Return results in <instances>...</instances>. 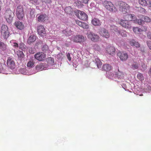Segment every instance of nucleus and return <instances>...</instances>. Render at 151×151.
I'll list each match as a JSON object with an SVG mask.
<instances>
[{
  "mask_svg": "<svg viewBox=\"0 0 151 151\" xmlns=\"http://www.w3.org/2000/svg\"><path fill=\"white\" fill-rule=\"evenodd\" d=\"M4 14L6 21L9 23H11L14 16V13L10 9H7L5 12Z\"/></svg>",
  "mask_w": 151,
  "mask_h": 151,
  "instance_id": "f257e3e1",
  "label": "nucleus"
},
{
  "mask_svg": "<svg viewBox=\"0 0 151 151\" xmlns=\"http://www.w3.org/2000/svg\"><path fill=\"white\" fill-rule=\"evenodd\" d=\"M103 4L105 8L109 11L112 12H116L117 9L113 3L110 1H105Z\"/></svg>",
  "mask_w": 151,
  "mask_h": 151,
  "instance_id": "f03ea898",
  "label": "nucleus"
},
{
  "mask_svg": "<svg viewBox=\"0 0 151 151\" xmlns=\"http://www.w3.org/2000/svg\"><path fill=\"white\" fill-rule=\"evenodd\" d=\"M16 15L17 18L19 20H22L24 16V9L22 6L19 5L17 7Z\"/></svg>",
  "mask_w": 151,
  "mask_h": 151,
  "instance_id": "7ed1b4c3",
  "label": "nucleus"
},
{
  "mask_svg": "<svg viewBox=\"0 0 151 151\" xmlns=\"http://www.w3.org/2000/svg\"><path fill=\"white\" fill-rule=\"evenodd\" d=\"M119 4V10L123 14H126L127 13L128 11L129 10L130 6L127 4L123 2H121Z\"/></svg>",
  "mask_w": 151,
  "mask_h": 151,
  "instance_id": "20e7f679",
  "label": "nucleus"
},
{
  "mask_svg": "<svg viewBox=\"0 0 151 151\" xmlns=\"http://www.w3.org/2000/svg\"><path fill=\"white\" fill-rule=\"evenodd\" d=\"M89 39L93 42L98 41L100 40V37L98 35L93 32H89L88 35Z\"/></svg>",
  "mask_w": 151,
  "mask_h": 151,
  "instance_id": "39448f33",
  "label": "nucleus"
},
{
  "mask_svg": "<svg viewBox=\"0 0 151 151\" xmlns=\"http://www.w3.org/2000/svg\"><path fill=\"white\" fill-rule=\"evenodd\" d=\"M46 57V55L42 52H38L34 55L35 58L39 61L44 60Z\"/></svg>",
  "mask_w": 151,
  "mask_h": 151,
  "instance_id": "423d86ee",
  "label": "nucleus"
},
{
  "mask_svg": "<svg viewBox=\"0 0 151 151\" xmlns=\"http://www.w3.org/2000/svg\"><path fill=\"white\" fill-rule=\"evenodd\" d=\"M78 17L79 19L83 20H86L88 18L87 14L84 12L81 11H78Z\"/></svg>",
  "mask_w": 151,
  "mask_h": 151,
  "instance_id": "0eeeda50",
  "label": "nucleus"
},
{
  "mask_svg": "<svg viewBox=\"0 0 151 151\" xmlns=\"http://www.w3.org/2000/svg\"><path fill=\"white\" fill-rule=\"evenodd\" d=\"M99 34L101 36L106 38H108L110 37L109 33L108 30L104 28L101 29L99 32Z\"/></svg>",
  "mask_w": 151,
  "mask_h": 151,
  "instance_id": "6e6552de",
  "label": "nucleus"
},
{
  "mask_svg": "<svg viewBox=\"0 0 151 151\" xmlns=\"http://www.w3.org/2000/svg\"><path fill=\"white\" fill-rule=\"evenodd\" d=\"M38 34L41 36H45L46 32L45 29L42 25H40L37 28Z\"/></svg>",
  "mask_w": 151,
  "mask_h": 151,
  "instance_id": "1a4fd4ad",
  "label": "nucleus"
},
{
  "mask_svg": "<svg viewBox=\"0 0 151 151\" xmlns=\"http://www.w3.org/2000/svg\"><path fill=\"white\" fill-rule=\"evenodd\" d=\"M119 23L122 27L127 29L130 28V26L129 24L128 21L127 20H123L122 19H121L119 22Z\"/></svg>",
  "mask_w": 151,
  "mask_h": 151,
  "instance_id": "9d476101",
  "label": "nucleus"
},
{
  "mask_svg": "<svg viewBox=\"0 0 151 151\" xmlns=\"http://www.w3.org/2000/svg\"><path fill=\"white\" fill-rule=\"evenodd\" d=\"M117 55L118 56L121 60H125L128 58V55L124 52H119L117 53Z\"/></svg>",
  "mask_w": 151,
  "mask_h": 151,
  "instance_id": "9b49d317",
  "label": "nucleus"
},
{
  "mask_svg": "<svg viewBox=\"0 0 151 151\" xmlns=\"http://www.w3.org/2000/svg\"><path fill=\"white\" fill-rule=\"evenodd\" d=\"M48 20V17L45 14H40L37 17V20L39 22H42Z\"/></svg>",
  "mask_w": 151,
  "mask_h": 151,
  "instance_id": "f8f14e48",
  "label": "nucleus"
},
{
  "mask_svg": "<svg viewBox=\"0 0 151 151\" xmlns=\"http://www.w3.org/2000/svg\"><path fill=\"white\" fill-rule=\"evenodd\" d=\"M106 49L107 53L110 55L114 54L115 51V48L110 45H108L107 46Z\"/></svg>",
  "mask_w": 151,
  "mask_h": 151,
  "instance_id": "ddd939ff",
  "label": "nucleus"
},
{
  "mask_svg": "<svg viewBox=\"0 0 151 151\" xmlns=\"http://www.w3.org/2000/svg\"><path fill=\"white\" fill-rule=\"evenodd\" d=\"M7 65L11 69H12L14 68L15 64L12 58H8L7 60Z\"/></svg>",
  "mask_w": 151,
  "mask_h": 151,
  "instance_id": "4468645a",
  "label": "nucleus"
},
{
  "mask_svg": "<svg viewBox=\"0 0 151 151\" xmlns=\"http://www.w3.org/2000/svg\"><path fill=\"white\" fill-rule=\"evenodd\" d=\"M73 41L76 42H83L84 41V37L82 35H76L74 37Z\"/></svg>",
  "mask_w": 151,
  "mask_h": 151,
  "instance_id": "2eb2a0df",
  "label": "nucleus"
},
{
  "mask_svg": "<svg viewBox=\"0 0 151 151\" xmlns=\"http://www.w3.org/2000/svg\"><path fill=\"white\" fill-rule=\"evenodd\" d=\"M14 25L17 29L20 30L23 29L24 27V24L20 21L15 22Z\"/></svg>",
  "mask_w": 151,
  "mask_h": 151,
  "instance_id": "dca6fc26",
  "label": "nucleus"
},
{
  "mask_svg": "<svg viewBox=\"0 0 151 151\" xmlns=\"http://www.w3.org/2000/svg\"><path fill=\"white\" fill-rule=\"evenodd\" d=\"M36 40V36L33 35H31L29 37L27 40V42L29 44L31 45V44L35 42Z\"/></svg>",
  "mask_w": 151,
  "mask_h": 151,
  "instance_id": "f3484780",
  "label": "nucleus"
},
{
  "mask_svg": "<svg viewBox=\"0 0 151 151\" xmlns=\"http://www.w3.org/2000/svg\"><path fill=\"white\" fill-rule=\"evenodd\" d=\"M92 24L94 26H99L101 25V22L98 19L94 18L91 21Z\"/></svg>",
  "mask_w": 151,
  "mask_h": 151,
  "instance_id": "a211bd4d",
  "label": "nucleus"
},
{
  "mask_svg": "<svg viewBox=\"0 0 151 151\" xmlns=\"http://www.w3.org/2000/svg\"><path fill=\"white\" fill-rule=\"evenodd\" d=\"M63 32L66 36H70L73 34V32L69 28H67L65 30H63Z\"/></svg>",
  "mask_w": 151,
  "mask_h": 151,
  "instance_id": "6ab92c4d",
  "label": "nucleus"
},
{
  "mask_svg": "<svg viewBox=\"0 0 151 151\" xmlns=\"http://www.w3.org/2000/svg\"><path fill=\"white\" fill-rule=\"evenodd\" d=\"M112 67L109 64H105L103 65L102 70L106 71H110L111 70Z\"/></svg>",
  "mask_w": 151,
  "mask_h": 151,
  "instance_id": "aec40b11",
  "label": "nucleus"
},
{
  "mask_svg": "<svg viewBox=\"0 0 151 151\" xmlns=\"http://www.w3.org/2000/svg\"><path fill=\"white\" fill-rule=\"evenodd\" d=\"M140 17L144 19V22L150 23L151 22V19L147 16H145L142 15L140 16Z\"/></svg>",
  "mask_w": 151,
  "mask_h": 151,
  "instance_id": "412c9836",
  "label": "nucleus"
},
{
  "mask_svg": "<svg viewBox=\"0 0 151 151\" xmlns=\"http://www.w3.org/2000/svg\"><path fill=\"white\" fill-rule=\"evenodd\" d=\"M138 3L143 7L146 6L148 5L147 1L146 0H138Z\"/></svg>",
  "mask_w": 151,
  "mask_h": 151,
  "instance_id": "4be33fe9",
  "label": "nucleus"
},
{
  "mask_svg": "<svg viewBox=\"0 0 151 151\" xmlns=\"http://www.w3.org/2000/svg\"><path fill=\"white\" fill-rule=\"evenodd\" d=\"M1 33V36L4 39H7L9 37V32L8 30H7V31Z\"/></svg>",
  "mask_w": 151,
  "mask_h": 151,
  "instance_id": "5701e85b",
  "label": "nucleus"
},
{
  "mask_svg": "<svg viewBox=\"0 0 151 151\" xmlns=\"http://www.w3.org/2000/svg\"><path fill=\"white\" fill-rule=\"evenodd\" d=\"M44 65L43 63H41L36 66V69L38 71L42 70L44 68Z\"/></svg>",
  "mask_w": 151,
  "mask_h": 151,
  "instance_id": "b1692460",
  "label": "nucleus"
},
{
  "mask_svg": "<svg viewBox=\"0 0 151 151\" xmlns=\"http://www.w3.org/2000/svg\"><path fill=\"white\" fill-rule=\"evenodd\" d=\"M8 28L6 25L5 24H2L1 27V33H2L4 32L7 31V30H8Z\"/></svg>",
  "mask_w": 151,
  "mask_h": 151,
  "instance_id": "393cba45",
  "label": "nucleus"
},
{
  "mask_svg": "<svg viewBox=\"0 0 151 151\" xmlns=\"http://www.w3.org/2000/svg\"><path fill=\"white\" fill-rule=\"evenodd\" d=\"M17 55L19 58L22 59L24 56V54L23 52L20 50H18L17 52Z\"/></svg>",
  "mask_w": 151,
  "mask_h": 151,
  "instance_id": "a878e982",
  "label": "nucleus"
},
{
  "mask_svg": "<svg viewBox=\"0 0 151 151\" xmlns=\"http://www.w3.org/2000/svg\"><path fill=\"white\" fill-rule=\"evenodd\" d=\"M95 61L97 67L98 68H101L102 65V62L99 59L97 58L95 59Z\"/></svg>",
  "mask_w": 151,
  "mask_h": 151,
  "instance_id": "bb28decb",
  "label": "nucleus"
},
{
  "mask_svg": "<svg viewBox=\"0 0 151 151\" xmlns=\"http://www.w3.org/2000/svg\"><path fill=\"white\" fill-rule=\"evenodd\" d=\"M0 49L4 51L6 49V45L4 42L0 41Z\"/></svg>",
  "mask_w": 151,
  "mask_h": 151,
  "instance_id": "cd10ccee",
  "label": "nucleus"
},
{
  "mask_svg": "<svg viewBox=\"0 0 151 151\" xmlns=\"http://www.w3.org/2000/svg\"><path fill=\"white\" fill-rule=\"evenodd\" d=\"M35 62L33 60H30L27 64V66L29 68H32L34 66Z\"/></svg>",
  "mask_w": 151,
  "mask_h": 151,
  "instance_id": "c85d7f7f",
  "label": "nucleus"
},
{
  "mask_svg": "<svg viewBox=\"0 0 151 151\" xmlns=\"http://www.w3.org/2000/svg\"><path fill=\"white\" fill-rule=\"evenodd\" d=\"M42 50L45 52H48L49 50L48 46L46 45H44L42 48Z\"/></svg>",
  "mask_w": 151,
  "mask_h": 151,
  "instance_id": "c756f323",
  "label": "nucleus"
},
{
  "mask_svg": "<svg viewBox=\"0 0 151 151\" xmlns=\"http://www.w3.org/2000/svg\"><path fill=\"white\" fill-rule=\"evenodd\" d=\"M126 17L127 18V20L131 21L134 19V15L132 14H127L126 15Z\"/></svg>",
  "mask_w": 151,
  "mask_h": 151,
  "instance_id": "7c9ffc66",
  "label": "nucleus"
},
{
  "mask_svg": "<svg viewBox=\"0 0 151 151\" xmlns=\"http://www.w3.org/2000/svg\"><path fill=\"white\" fill-rule=\"evenodd\" d=\"M72 9L70 6L66 7L64 10L65 12L68 14H70L72 12Z\"/></svg>",
  "mask_w": 151,
  "mask_h": 151,
  "instance_id": "2f4dec72",
  "label": "nucleus"
},
{
  "mask_svg": "<svg viewBox=\"0 0 151 151\" xmlns=\"http://www.w3.org/2000/svg\"><path fill=\"white\" fill-rule=\"evenodd\" d=\"M137 78L139 80L141 81L143 80L144 78L142 74L141 73H139L137 75Z\"/></svg>",
  "mask_w": 151,
  "mask_h": 151,
  "instance_id": "473e14b6",
  "label": "nucleus"
},
{
  "mask_svg": "<svg viewBox=\"0 0 151 151\" xmlns=\"http://www.w3.org/2000/svg\"><path fill=\"white\" fill-rule=\"evenodd\" d=\"M133 30L135 33H138L141 32V29H140V28L138 27H134L133 28Z\"/></svg>",
  "mask_w": 151,
  "mask_h": 151,
  "instance_id": "72a5a7b5",
  "label": "nucleus"
},
{
  "mask_svg": "<svg viewBox=\"0 0 151 151\" xmlns=\"http://www.w3.org/2000/svg\"><path fill=\"white\" fill-rule=\"evenodd\" d=\"M135 22L139 25H141L144 22V20L141 19H137L136 18Z\"/></svg>",
  "mask_w": 151,
  "mask_h": 151,
  "instance_id": "f704fd0d",
  "label": "nucleus"
},
{
  "mask_svg": "<svg viewBox=\"0 0 151 151\" xmlns=\"http://www.w3.org/2000/svg\"><path fill=\"white\" fill-rule=\"evenodd\" d=\"M119 73H118L117 77L120 79H123L124 78V74L123 73L120 72L118 70Z\"/></svg>",
  "mask_w": 151,
  "mask_h": 151,
  "instance_id": "c9c22d12",
  "label": "nucleus"
},
{
  "mask_svg": "<svg viewBox=\"0 0 151 151\" xmlns=\"http://www.w3.org/2000/svg\"><path fill=\"white\" fill-rule=\"evenodd\" d=\"M119 33L123 37H126L127 36L126 32L124 30L120 31Z\"/></svg>",
  "mask_w": 151,
  "mask_h": 151,
  "instance_id": "e433bc0d",
  "label": "nucleus"
},
{
  "mask_svg": "<svg viewBox=\"0 0 151 151\" xmlns=\"http://www.w3.org/2000/svg\"><path fill=\"white\" fill-rule=\"evenodd\" d=\"M132 68L134 69H137L138 68V63H137L134 62L132 65Z\"/></svg>",
  "mask_w": 151,
  "mask_h": 151,
  "instance_id": "4c0bfd02",
  "label": "nucleus"
},
{
  "mask_svg": "<svg viewBox=\"0 0 151 151\" xmlns=\"http://www.w3.org/2000/svg\"><path fill=\"white\" fill-rule=\"evenodd\" d=\"M42 3H44L47 5L48 4H50L52 2L51 0H41Z\"/></svg>",
  "mask_w": 151,
  "mask_h": 151,
  "instance_id": "58836bf2",
  "label": "nucleus"
},
{
  "mask_svg": "<svg viewBox=\"0 0 151 151\" xmlns=\"http://www.w3.org/2000/svg\"><path fill=\"white\" fill-rule=\"evenodd\" d=\"M94 49L96 50L99 51L101 50V48L100 46L97 44L94 45L93 46Z\"/></svg>",
  "mask_w": 151,
  "mask_h": 151,
  "instance_id": "ea45409f",
  "label": "nucleus"
},
{
  "mask_svg": "<svg viewBox=\"0 0 151 151\" xmlns=\"http://www.w3.org/2000/svg\"><path fill=\"white\" fill-rule=\"evenodd\" d=\"M107 76L109 78L111 79L113 78L114 76V74L112 72H109L108 73Z\"/></svg>",
  "mask_w": 151,
  "mask_h": 151,
  "instance_id": "a19ab883",
  "label": "nucleus"
},
{
  "mask_svg": "<svg viewBox=\"0 0 151 151\" xmlns=\"http://www.w3.org/2000/svg\"><path fill=\"white\" fill-rule=\"evenodd\" d=\"M82 27L83 29H87L89 28V26L87 23L83 22Z\"/></svg>",
  "mask_w": 151,
  "mask_h": 151,
  "instance_id": "79ce46f5",
  "label": "nucleus"
},
{
  "mask_svg": "<svg viewBox=\"0 0 151 151\" xmlns=\"http://www.w3.org/2000/svg\"><path fill=\"white\" fill-rule=\"evenodd\" d=\"M35 10L34 9H31L30 12L29 14L30 17H35L34 15Z\"/></svg>",
  "mask_w": 151,
  "mask_h": 151,
  "instance_id": "37998d69",
  "label": "nucleus"
},
{
  "mask_svg": "<svg viewBox=\"0 0 151 151\" xmlns=\"http://www.w3.org/2000/svg\"><path fill=\"white\" fill-rule=\"evenodd\" d=\"M141 32H145L147 29V27L146 26H142V27L141 28H140Z\"/></svg>",
  "mask_w": 151,
  "mask_h": 151,
  "instance_id": "c03bdc74",
  "label": "nucleus"
},
{
  "mask_svg": "<svg viewBox=\"0 0 151 151\" xmlns=\"http://www.w3.org/2000/svg\"><path fill=\"white\" fill-rule=\"evenodd\" d=\"M76 22L77 24L80 27H82V26L83 22H82L79 20H76Z\"/></svg>",
  "mask_w": 151,
  "mask_h": 151,
  "instance_id": "a18cd8bd",
  "label": "nucleus"
},
{
  "mask_svg": "<svg viewBox=\"0 0 151 151\" xmlns=\"http://www.w3.org/2000/svg\"><path fill=\"white\" fill-rule=\"evenodd\" d=\"M29 52L31 54H34L35 52V50L33 48H29Z\"/></svg>",
  "mask_w": 151,
  "mask_h": 151,
  "instance_id": "49530a36",
  "label": "nucleus"
},
{
  "mask_svg": "<svg viewBox=\"0 0 151 151\" xmlns=\"http://www.w3.org/2000/svg\"><path fill=\"white\" fill-rule=\"evenodd\" d=\"M75 3L76 5L78 7L81 6L82 5L81 2L79 1H76Z\"/></svg>",
  "mask_w": 151,
  "mask_h": 151,
  "instance_id": "de8ad7c7",
  "label": "nucleus"
},
{
  "mask_svg": "<svg viewBox=\"0 0 151 151\" xmlns=\"http://www.w3.org/2000/svg\"><path fill=\"white\" fill-rule=\"evenodd\" d=\"M147 43L148 47L151 50V41L150 40L148 41H147Z\"/></svg>",
  "mask_w": 151,
  "mask_h": 151,
  "instance_id": "09e8293b",
  "label": "nucleus"
},
{
  "mask_svg": "<svg viewBox=\"0 0 151 151\" xmlns=\"http://www.w3.org/2000/svg\"><path fill=\"white\" fill-rule=\"evenodd\" d=\"M13 46L14 48H18L19 47V45L16 42L13 43Z\"/></svg>",
  "mask_w": 151,
  "mask_h": 151,
  "instance_id": "8fccbe9b",
  "label": "nucleus"
},
{
  "mask_svg": "<svg viewBox=\"0 0 151 151\" xmlns=\"http://www.w3.org/2000/svg\"><path fill=\"white\" fill-rule=\"evenodd\" d=\"M135 41L134 40H132L130 41L129 44L132 46H133L134 45Z\"/></svg>",
  "mask_w": 151,
  "mask_h": 151,
  "instance_id": "3c124183",
  "label": "nucleus"
},
{
  "mask_svg": "<svg viewBox=\"0 0 151 151\" xmlns=\"http://www.w3.org/2000/svg\"><path fill=\"white\" fill-rule=\"evenodd\" d=\"M133 46H134L137 47H139L140 45L138 42H135L134 45Z\"/></svg>",
  "mask_w": 151,
  "mask_h": 151,
  "instance_id": "603ef678",
  "label": "nucleus"
},
{
  "mask_svg": "<svg viewBox=\"0 0 151 151\" xmlns=\"http://www.w3.org/2000/svg\"><path fill=\"white\" fill-rule=\"evenodd\" d=\"M147 36L150 39H151V32H148L147 33Z\"/></svg>",
  "mask_w": 151,
  "mask_h": 151,
  "instance_id": "864d4df0",
  "label": "nucleus"
},
{
  "mask_svg": "<svg viewBox=\"0 0 151 151\" xmlns=\"http://www.w3.org/2000/svg\"><path fill=\"white\" fill-rule=\"evenodd\" d=\"M24 45L23 43H20L19 45V49L22 50L23 48Z\"/></svg>",
  "mask_w": 151,
  "mask_h": 151,
  "instance_id": "5fc2aeb1",
  "label": "nucleus"
},
{
  "mask_svg": "<svg viewBox=\"0 0 151 151\" xmlns=\"http://www.w3.org/2000/svg\"><path fill=\"white\" fill-rule=\"evenodd\" d=\"M67 57L68 60L70 61L71 60V58L70 57V54L69 53H68L67 54Z\"/></svg>",
  "mask_w": 151,
  "mask_h": 151,
  "instance_id": "6e6d98bb",
  "label": "nucleus"
},
{
  "mask_svg": "<svg viewBox=\"0 0 151 151\" xmlns=\"http://www.w3.org/2000/svg\"><path fill=\"white\" fill-rule=\"evenodd\" d=\"M29 0L30 1H34V3H35L36 4H38L39 3L38 0Z\"/></svg>",
  "mask_w": 151,
  "mask_h": 151,
  "instance_id": "4d7b16f0",
  "label": "nucleus"
},
{
  "mask_svg": "<svg viewBox=\"0 0 151 151\" xmlns=\"http://www.w3.org/2000/svg\"><path fill=\"white\" fill-rule=\"evenodd\" d=\"M83 3L85 4H87L88 3L89 0H82Z\"/></svg>",
  "mask_w": 151,
  "mask_h": 151,
  "instance_id": "13d9d810",
  "label": "nucleus"
},
{
  "mask_svg": "<svg viewBox=\"0 0 151 151\" xmlns=\"http://www.w3.org/2000/svg\"><path fill=\"white\" fill-rule=\"evenodd\" d=\"M140 10H141L142 11H144V12L145 10V9H144V8H142V7H140Z\"/></svg>",
  "mask_w": 151,
  "mask_h": 151,
  "instance_id": "bf43d9fd",
  "label": "nucleus"
},
{
  "mask_svg": "<svg viewBox=\"0 0 151 151\" xmlns=\"http://www.w3.org/2000/svg\"><path fill=\"white\" fill-rule=\"evenodd\" d=\"M151 85H150L148 86V88L149 89H151Z\"/></svg>",
  "mask_w": 151,
  "mask_h": 151,
  "instance_id": "052dcab7",
  "label": "nucleus"
},
{
  "mask_svg": "<svg viewBox=\"0 0 151 151\" xmlns=\"http://www.w3.org/2000/svg\"><path fill=\"white\" fill-rule=\"evenodd\" d=\"M149 74L150 76H151V68L150 69L149 71Z\"/></svg>",
  "mask_w": 151,
  "mask_h": 151,
  "instance_id": "680f3d73",
  "label": "nucleus"
},
{
  "mask_svg": "<svg viewBox=\"0 0 151 151\" xmlns=\"http://www.w3.org/2000/svg\"><path fill=\"white\" fill-rule=\"evenodd\" d=\"M115 27V31H116V30H117V27Z\"/></svg>",
  "mask_w": 151,
  "mask_h": 151,
  "instance_id": "e2e57ef3",
  "label": "nucleus"
},
{
  "mask_svg": "<svg viewBox=\"0 0 151 151\" xmlns=\"http://www.w3.org/2000/svg\"><path fill=\"white\" fill-rule=\"evenodd\" d=\"M51 60H53V61L54 62V59H53V58H51Z\"/></svg>",
  "mask_w": 151,
  "mask_h": 151,
  "instance_id": "0e129e2a",
  "label": "nucleus"
}]
</instances>
